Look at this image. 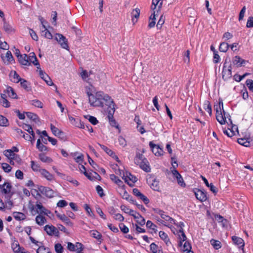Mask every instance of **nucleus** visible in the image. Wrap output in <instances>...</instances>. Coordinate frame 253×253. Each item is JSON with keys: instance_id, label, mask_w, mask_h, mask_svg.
I'll use <instances>...</instances> for the list:
<instances>
[{"instance_id": "54", "label": "nucleus", "mask_w": 253, "mask_h": 253, "mask_svg": "<svg viewBox=\"0 0 253 253\" xmlns=\"http://www.w3.org/2000/svg\"><path fill=\"white\" fill-rule=\"evenodd\" d=\"M55 251L57 253H62L63 248L61 244L57 243L54 246Z\"/></svg>"}, {"instance_id": "6", "label": "nucleus", "mask_w": 253, "mask_h": 253, "mask_svg": "<svg viewBox=\"0 0 253 253\" xmlns=\"http://www.w3.org/2000/svg\"><path fill=\"white\" fill-rule=\"evenodd\" d=\"M226 62L224 63L222 70V78L224 80L227 81L231 77L232 67L230 65L227 67Z\"/></svg>"}, {"instance_id": "30", "label": "nucleus", "mask_w": 253, "mask_h": 253, "mask_svg": "<svg viewBox=\"0 0 253 253\" xmlns=\"http://www.w3.org/2000/svg\"><path fill=\"white\" fill-rule=\"evenodd\" d=\"M10 76L12 78V80L14 83H19L22 79L15 71H11L10 73Z\"/></svg>"}, {"instance_id": "58", "label": "nucleus", "mask_w": 253, "mask_h": 253, "mask_svg": "<svg viewBox=\"0 0 253 253\" xmlns=\"http://www.w3.org/2000/svg\"><path fill=\"white\" fill-rule=\"evenodd\" d=\"M191 246L189 242L186 241L183 246V252H188L191 251Z\"/></svg>"}, {"instance_id": "60", "label": "nucleus", "mask_w": 253, "mask_h": 253, "mask_svg": "<svg viewBox=\"0 0 253 253\" xmlns=\"http://www.w3.org/2000/svg\"><path fill=\"white\" fill-rule=\"evenodd\" d=\"M17 132L19 133L20 132L21 134H22V137H23L25 140L30 141L31 139L32 138V137L29 134H27L25 132H23L21 130H18Z\"/></svg>"}, {"instance_id": "63", "label": "nucleus", "mask_w": 253, "mask_h": 253, "mask_svg": "<svg viewBox=\"0 0 253 253\" xmlns=\"http://www.w3.org/2000/svg\"><path fill=\"white\" fill-rule=\"evenodd\" d=\"M246 84L249 89L253 92V81L250 79L247 80L246 81Z\"/></svg>"}, {"instance_id": "3", "label": "nucleus", "mask_w": 253, "mask_h": 253, "mask_svg": "<svg viewBox=\"0 0 253 253\" xmlns=\"http://www.w3.org/2000/svg\"><path fill=\"white\" fill-rule=\"evenodd\" d=\"M135 163L139 165L140 167L146 172L150 171L151 168L148 161L144 158L142 154H137L134 159Z\"/></svg>"}, {"instance_id": "23", "label": "nucleus", "mask_w": 253, "mask_h": 253, "mask_svg": "<svg viewBox=\"0 0 253 253\" xmlns=\"http://www.w3.org/2000/svg\"><path fill=\"white\" fill-rule=\"evenodd\" d=\"M42 35L44 36L45 38L51 39L52 38V35L51 33L47 30L45 25H43V28H41Z\"/></svg>"}, {"instance_id": "22", "label": "nucleus", "mask_w": 253, "mask_h": 253, "mask_svg": "<svg viewBox=\"0 0 253 253\" xmlns=\"http://www.w3.org/2000/svg\"><path fill=\"white\" fill-rule=\"evenodd\" d=\"M140 13V10L139 8L134 9L131 12L132 22L135 24L137 21Z\"/></svg>"}, {"instance_id": "19", "label": "nucleus", "mask_w": 253, "mask_h": 253, "mask_svg": "<svg viewBox=\"0 0 253 253\" xmlns=\"http://www.w3.org/2000/svg\"><path fill=\"white\" fill-rule=\"evenodd\" d=\"M177 235L179 240L178 245L179 246H182V242L185 241L187 239L186 236L183 232V228H181L179 230L178 232H177Z\"/></svg>"}, {"instance_id": "4", "label": "nucleus", "mask_w": 253, "mask_h": 253, "mask_svg": "<svg viewBox=\"0 0 253 253\" xmlns=\"http://www.w3.org/2000/svg\"><path fill=\"white\" fill-rule=\"evenodd\" d=\"M147 182L154 191H160L161 186L159 181L154 176L150 175L147 178Z\"/></svg>"}, {"instance_id": "17", "label": "nucleus", "mask_w": 253, "mask_h": 253, "mask_svg": "<svg viewBox=\"0 0 253 253\" xmlns=\"http://www.w3.org/2000/svg\"><path fill=\"white\" fill-rule=\"evenodd\" d=\"M195 195L196 198L201 202L205 201L207 199L206 193L199 189L195 192Z\"/></svg>"}, {"instance_id": "61", "label": "nucleus", "mask_w": 253, "mask_h": 253, "mask_svg": "<svg viewBox=\"0 0 253 253\" xmlns=\"http://www.w3.org/2000/svg\"><path fill=\"white\" fill-rule=\"evenodd\" d=\"M177 180V183L182 187L185 186V183L184 182L183 179L181 175L179 174L177 177H176Z\"/></svg>"}, {"instance_id": "53", "label": "nucleus", "mask_w": 253, "mask_h": 253, "mask_svg": "<svg viewBox=\"0 0 253 253\" xmlns=\"http://www.w3.org/2000/svg\"><path fill=\"white\" fill-rule=\"evenodd\" d=\"M20 82V84H21V85L25 89H26V90H29V84L28 83V82L23 79H22L19 82Z\"/></svg>"}, {"instance_id": "40", "label": "nucleus", "mask_w": 253, "mask_h": 253, "mask_svg": "<svg viewBox=\"0 0 253 253\" xmlns=\"http://www.w3.org/2000/svg\"><path fill=\"white\" fill-rule=\"evenodd\" d=\"M6 92L10 97L14 99L17 98V96L16 93L14 92L13 89L10 86L7 87Z\"/></svg>"}, {"instance_id": "51", "label": "nucleus", "mask_w": 253, "mask_h": 253, "mask_svg": "<svg viewBox=\"0 0 253 253\" xmlns=\"http://www.w3.org/2000/svg\"><path fill=\"white\" fill-rule=\"evenodd\" d=\"M238 142L240 144L243 145L244 146H246V147L250 146V142L247 141V139L245 138H239L238 139Z\"/></svg>"}, {"instance_id": "37", "label": "nucleus", "mask_w": 253, "mask_h": 253, "mask_svg": "<svg viewBox=\"0 0 253 253\" xmlns=\"http://www.w3.org/2000/svg\"><path fill=\"white\" fill-rule=\"evenodd\" d=\"M134 218L136 219L137 222L141 225L145 224V219L138 212H135Z\"/></svg>"}, {"instance_id": "27", "label": "nucleus", "mask_w": 253, "mask_h": 253, "mask_svg": "<svg viewBox=\"0 0 253 253\" xmlns=\"http://www.w3.org/2000/svg\"><path fill=\"white\" fill-rule=\"evenodd\" d=\"M201 178L206 186L210 188L211 191H212L213 193H217V188L212 184V183L209 184L207 179L203 176H201Z\"/></svg>"}, {"instance_id": "42", "label": "nucleus", "mask_w": 253, "mask_h": 253, "mask_svg": "<svg viewBox=\"0 0 253 253\" xmlns=\"http://www.w3.org/2000/svg\"><path fill=\"white\" fill-rule=\"evenodd\" d=\"M11 248L14 253H21L22 248H21L17 242H14L12 244Z\"/></svg>"}, {"instance_id": "13", "label": "nucleus", "mask_w": 253, "mask_h": 253, "mask_svg": "<svg viewBox=\"0 0 253 253\" xmlns=\"http://www.w3.org/2000/svg\"><path fill=\"white\" fill-rule=\"evenodd\" d=\"M28 61L30 64L32 63L34 65L37 66V70L40 68V65L38 61L37 58L34 52H31L28 56Z\"/></svg>"}, {"instance_id": "15", "label": "nucleus", "mask_w": 253, "mask_h": 253, "mask_svg": "<svg viewBox=\"0 0 253 253\" xmlns=\"http://www.w3.org/2000/svg\"><path fill=\"white\" fill-rule=\"evenodd\" d=\"M117 191L123 199H126V200H129L130 195L125 190V185L122 186L121 187H118L117 189Z\"/></svg>"}, {"instance_id": "9", "label": "nucleus", "mask_w": 253, "mask_h": 253, "mask_svg": "<svg viewBox=\"0 0 253 253\" xmlns=\"http://www.w3.org/2000/svg\"><path fill=\"white\" fill-rule=\"evenodd\" d=\"M232 62L233 65L238 68L245 66L246 64L248 63V61L243 59L239 56H235L233 59Z\"/></svg>"}, {"instance_id": "26", "label": "nucleus", "mask_w": 253, "mask_h": 253, "mask_svg": "<svg viewBox=\"0 0 253 253\" xmlns=\"http://www.w3.org/2000/svg\"><path fill=\"white\" fill-rule=\"evenodd\" d=\"M232 239L234 244L238 245L239 248H243L244 246V241L241 238L233 236Z\"/></svg>"}, {"instance_id": "55", "label": "nucleus", "mask_w": 253, "mask_h": 253, "mask_svg": "<svg viewBox=\"0 0 253 253\" xmlns=\"http://www.w3.org/2000/svg\"><path fill=\"white\" fill-rule=\"evenodd\" d=\"M150 250L153 253H158V251L160 252L159 247L154 243L150 245Z\"/></svg>"}, {"instance_id": "52", "label": "nucleus", "mask_w": 253, "mask_h": 253, "mask_svg": "<svg viewBox=\"0 0 253 253\" xmlns=\"http://www.w3.org/2000/svg\"><path fill=\"white\" fill-rule=\"evenodd\" d=\"M249 75H250V74L247 73L244 74L242 76H240V75L236 74L234 76V79L237 82H240L241 81H242L243 79H244L246 76H248Z\"/></svg>"}, {"instance_id": "8", "label": "nucleus", "mask_w": 253, "mask_h": 253, "mask_svg": "<svg viewBox=\"0 0 253 253\" xmlns=\"http://www.w3.org/2000/svg\"><path fill=\"white\" fill-rule=\"evenodd\" d=\"M55 39L62 48L66 49H68L69 47L68 42L65 37L61 34H57L55 36Z\"/></svg>"}, {"instance_id": "57", "label": "nucleus", "mask_w": 253, "mask_h": 253, "mask_svg": "<svg viewBox=\"0 0 253 253\" xmlns=\"http://www.w3.org/2000/svg\"><path fill=\"white\" fill-rule=\"evenodd\" d=\"M91 235L92 237L98 240L100 239L102 237L101 234L96 230L92 231Z\"/></svg>"}, {"instance_id": "47", "label": "nucleus", "mask_w": 253, "mask_h": 253, "mask_svg": "<svg viewBox=\"0 0 253 253\" xmlns=\"http://www.w3.org/2000/svg\"><path fill=\"white\" fill-rule=\"evenodd\" d=\"M31 168L34 171L40 172V170L42 169V168H41L40 165L37 163H35L34 161H31Z\"/></svg>"}, {"instance_id": "5", "label": "nucleus", "mask_w": 253, "mask_h": 253, "mask_svg": "<svg viewBox=\"0 0 253 253\" xmlns=\"http://www.w3.org/2000/svg\"><path fill=\"white\" fill-rule=\"evenodd\" d=\"M157 220L160 223L169 228H171L172 224H176L174 219L166 213L161 218V219H158Z\"/></svg>"}, {"instance_id": "33", "label": "nucleus", "mask_w": 253, "mask_h": 253, "mask_svg": "<svg viewBox=\"0 0 253 253\" xmlns=\"http://www.w3.org/2000/svg\"><path fill=\"white\" fill-rule=\"evenodd\" d=\"M50 129L52 133L56 136H60L63 134V133L62 131L59 130L57 127L55 126L52 124L50 125Z\"/></svg>"}, {"instance_id": "50", "label": "nucleus", "mask_w": 253, "mask_h": 253, "mask_svg": "<svg viewBox=\"0 0 253 253\" xmlns=\"http://www.w3.org/2000/svg\"><path fill=\"white\" fill-rule=\"evenodd\" d=\"M85 118L87 119L90 123H91L93 125H95L98 123V121L97 119L90 115H86L85 116Z\"/></svg>"}, {"instance_id": "28", "label": "nucleus", "mask_w": 253, "mask_h": 253, "mask_svg": "<svg viewBox=\"0 0 253 253\" xmlns=\"http://www.w3.org/2000/svg\"><path fill=\"white\" fill-rule=\"evenodd\" d=\"M57 216L61 219L62 221L64 222L67 225L72 226L73 225L72 222L65 215L58 213Z\"/></svg>"}, {"instance_id": "36", "label": "nucleus", "mask_w": 253, "mask_h": 253, "mask_svg": "<svg viewBox=\"0 0 253 253\" xmlns=\"http://www.w3.org/2000/svg\"><path fill=\"white\" fill-rule=\"evenodd\" d=\"M22 163V160L19 157V155L16 154L14 157H13L10 161L9 163L11 165H20Z\"/></svg>"}, {"instance_id": "49", "label": "nucleus", "mask_w": 253, "mask_h": 253, "mask_svg": "<svg viewBox=\"0 0 253 253\" xmlns=\"http://www.w3.org/2000/svg\"><path fill=\"white\" fill-rule=\"evenodd\" d=\"M210 242L215 249L218 250L221 248V243L219 241L211 239Z\"/></svg>"}, {"instance_id": "7", "label": "nucleus", "mask_w": 253, "mask_h": 253, "mask_svg": "<svg viewBox=\"0 0 253 253\" xmlns=\"http://www.w3.org/2000/svg\"><path fill=\"white\" fill-rule=\"evenodd\" d=\"M149 146L153 153L156 156H160L163 155L164 152L163 149L161 148L159 145L153 144L152 142H150Z\"/></svg>"}, {"instance_id": "10", "label": "nucleus", "mask_w": 253, "mask_h": 253, "mask_svg": "<svg viewBox=\"0 0 253 253\" xmlns=\"http://www.w3.org/2000/svg\"><path fill=\"white\" fill-rule=\"evenodd\" d=\"M123 178L125 182L130 186H132L133 183L137 181V178L128 172H126V175H124Z\"/></svg>"}, {"instance_id": "25", "label": "nucleus", "mask_w": 253, "mask_h": 253, "mask_svg": "<svg viewBox=\"0 0 253 253\" xmlns=\"http://www.w3.org/2000/svg\"><path fill=\"white\" fill-rule=\"evenodd\" d=\"M18 60L20 63L23 65H30V63L28 61V55L26 54H24L20 56L18 58Z\"/></svg>"}, {"instance_id": "44", "label": "nucleus", "mask_w": 253, "mask_h": 253, "mask_svg": "<svg viewBox=\"0 0 253 253\" xmlns=\"http://www.w3.org/2000/svg\"><path fill=\"white\" fill-rule=\"evenodd\" d=\"M37 253H52L48 248H46L43 246H40L37 250Z\"/></svg>"}, {"instance_id": "62", "label": "nucleus", "mask_w": 253, "mask_h": 253, "mask_svg": "<svg viewBox=\"0 0 253 253\" xmlns=\"http://www.w3.org/2000/svg\"><path fill=\"white\" fill-rule=\"evenodd\" d=\"M32 104L35 107H38V108H42V103L38 100H33L32 101Z\"/></svg>"}, {"instance_id": "34", "label": "nucleus", "mask_w": 253, "mask_h": 253, "mask_svg": "<svg viewBox=\"0 0 253 253\" xmlns=\"http://www.w3.org/2000/svg\"><path fill=\"white\" fill-rule=\"evenodd\" d=\"M152 4L154 6V7H152L154 10L157 9V6H158V9H157V11L158 12V11L161 9L162 6L163 0H153Z\"/></svg>"}, {"instance_id": "39", "label": "nucleus", "mask_w": 253, "mask_h": 253, "mask_svg": "<svg viewBox=\"0 0 253 253\" xmlns=\"http://www.w3.org/2000/svg\"><path fill=\"white\" fill-rule=\"evenodd\" d=\"M156 11H154L153 13L150 16L149 18V23L148 26L150 28H153L155 25V19L157 14L155 13Z\"/></svg>"}, {"instance_id": "43", "label": "nucleus", "mask_w": 253, "mask_h": 253, "mask_svg": "<svg viewBox=\"0 0 253 253\" xmlns=\"http://www.w3.org/2000/svg\"><path fill=\"white\" fill-rule=\"evenodd\" d=\"M3 29L7 33L10 34L14 32V29L5 21L3 25Z\"/></svg>"}, {"instance_id": "11", "label": "nucleus", "mask_w": 253, "mask_h": 253, "mask_svg": "<svg viewBox=\"0 0 253 253\" xmlns=\"http://www.w3.org/2000/svg\"><path fill=\"white\" fill-rule=\"evenodd\" d=\"M37 71L39 72L41 78L48 85H53V83L49 77L45 72H43L41 68L37 70Z\"/></svg>"}, {"instance_id": "41", "label": "nucleus", "mask_w": 253, "mask_h": 253, "mask_svg": "<svg viewBox=\"0 0 253 253\" xmlns=\"http://www.w3.org/2000/svg\"><path fill=\"white\" fill-rule=\"evenodd\" d=\"M110 178L112 181H114L115 183L118 184V187H121L124 185L123 184V182L119 178H118L115 174H111L110 175Z\"/></svg>"}, {"instance_id": "24", "label": "nucleus", "mask_w": 253, "mask_h": 253, "mask_svg": "<svg viewBox=\"0 0 253 253\" xmlns=\"http://www.w3.org/2000/svg\"><path fill=\"white\" fill-rule=\"evenodd\" d=\"M40 173L43 177H44L48 180L51 181L53 178V175L50 173L45 169H42L40 170Z\"/></svg>"}, {"instance_id": "14", "label": "nucleus", "mask_w": 253, "mask_h": 253, "mask_svg": "<svg viewBox=\"0 0 253 253\" xmlns=\"http://www.w3.org/2000/svg\"><path fill=\"white\" fill-rule=\"evenodd\" d=\"M41 192L48 198H52L54 195V192L53 190L48 187H42L40 189Z\"/></svg>"}, {"instance_id": "38", "label": "nucleus", "mask_w": 253, "mask_h": 253, "mask_svg": "<svg viewBox=\"0 0 253 253\" xmlns=\"http://www.w3.org/2000/svg\"><path fill=\"white\" fill-rule=\"evenodd\" d=\"M36 222L39 225H43L46 222V220L44 216L40 214L36 216Z\"/></svg>"}, {"instance_id": "46", "label": "nucleus", "mask_w": 253, "mask_h": 253, "mask_svg": "<svg viewBox=\"0 0 253 253\" xmlns=\"http://www.w3.org/2000/svg\"><path fill=\"white\" fill-rule=\"evenodd\" d=\"M229 46L230 45L227 43L223 42L220 43L219 50L221 52H226L228 50Z\"/></svg>"}, {"instance_id": "56", "label": "nucleus", "mask_w": 253, "mask_h": 253, "mask_svg": "<svg viewBox=\"0 0 253 253\" xmlns=\"http://www.w3.org/2000/svg\"><path fill=\"white\" fill-rule=\"evenodd\" d=\"M2 168L5 172H9L11 170V167L7 163H2L1 164Z\"/></svg>"}, {"instance_id": "32", "label": "nucleus", "mask_w": 253, "mask_h": 253, "mask_svg": "<svg viewBox=\"0 0 253 253\" xmlns=\"http://www.w3.org/2000/svg\"><path fill=\"white\" fill-rule=\"evenodd\" d=\"M159 236L162 240L165 241L167 246H169L170 244L169 238L168 237L167 234L164 231H161L159 232Z\"/></svg>"}, {"instance_id": "2", "label": "nucleus", "mask_w": 253, "mask_h": 253, "mask_svg": "<svg viewBox=\"0 0 253 253\" xmlns=\"http://www.w3.org/2000/svg\"><path fill=\"white\" fill-rule=\"evenodd\" d=\"M216 110V118L217 121L221 125L225 124L226 121V113L223 110V104L219 101L218 105L214 106Z\"/></svg>"}, {"instance_id": "16", "label": "nucleus", "mask_w": 253, "mask_h": 253, "mask_svg": "<svg viewBox=\"0 0 253 253\" xmlns=\"http://www.w3.org/2000/svg\"><path fill=\"white\" fill-rule=\"evenodd\" d=\"M12 186L9 182H6L3 184H0V189L1 192L4 194H8L10 192Z\"/></svg>"}, {"instance_id": "35", "label": "nucleus", "mask_w": 253, "mask_h": 253, "mask_svg": "<svg viewBox=\"0 0 253 253\" xmlns=\"http://www.w3.org/2000/svg\"><path fill=\"white\" fill-rule=\"evenodd\" d=\"M14 218L18 221L23 220L26 219V215L22 212H14L13 213Z\"/></svg>"}, {"instance_id": "31", "label": "nucleus", "mask_w": 253, "mask_h": 253, "mask_svg": "<svg viewBox=\"0 0 253 253\" xmlns=\"http://www.w3.org/2000/svg\"><path fill=\"white\" fill-rule=\"evenodd\" d=\"M39 158L40 160L43 163L50 164L52 162V159L51 158L45 156L42 153H41L39 155Z\"/></svg>"}, {"instance_id": "45", "label": "nucleus", "mask_w": 253, "mask_h": 253, "mask_svg": "<svg viewBox=\"0 0 253 253\" xmlns=\"http://www.w3.org/2000/svg\"><path fill=\"white\" fill-rule=\"evenodd\" d=\"M3 154L6 157L9 161L16 155L10 150H6L3 152Z\"/></svg>"}, {"instance_id": "64", "label": "nucleus", "mask_w": 253, "mask_h": 253, "mask_svg": "<svg viewBox=\"0 0 253 253\" xmlns=\"http://www.w3.org/2000/svg\"><path fill=\"white\" fill-rule=\"evenodd\" d=\"M246 26L248 28H252L253 27V17H250L247 22Z\"/></svg>"}, {"instance_id": "1", "label": "nucleus", "mask_w": 253, "mask_h": 253, "mask_svg": "<svg viewBox=\"0 0 253 253\" xmlns=\"http://www.w3.org/2000/svg\"><path fill=\"white\" fill-rule=\"evenodd\" d=\"M88 101L90 106L93 107H103L104 103L109 107H113L114 103L111 98L101 91L92 93L87 92Z\"/></svg>"}, {"instance_id": "12", "label": "nucleus", "mask_w": 253, "mask_h": 253, "mask_svg": "<svg viewBox=\"0 0 253 253\" xmlns=\"http://www.w3.org/2000/svg\"><path fill=\"white\" fill-rule=\"evenodd\" d=\"M44 230L48 235L50 236L56 235L58 233L57 228L52 225H45L44 227Z\"/></svg>"}, {"instance_id": "18", "label": "nucleus", "mask_w": 253, "mask_h": 253, "mask_svg": "<svg viewBox=\"0 0 253 253\" xmlns=\"http://www.w3.org/2000/svg\"><path fill=\"white\" fill-rule=\"evenodd\" d=\"M1 58L4 63L9 64L13 61L14 59L10 51H7L4 56L1 55Z\"/></svg>"}, {"instance_id": "29", "label": "nucleus", "mask_w": 253, "mask_h": 253, "mask_svg": "<svg viewBox=\"0 0 253 253\" xmlns=\"http://www.w3.org/2000/svg\"><path fill=\"white\" fill-rule=\"evenodd\" d=\"M99 145L100 146V147L107 154H108L109 156H112V157H115L116 159V160L119 161V159L118 158L117 156H116L114 153L111 150H110V149H109L108 148H107L106 146H105V145H102V144H99Z\"/></svg>"}, {"instance_id": "20", "label": "nucleus", "mask_w": 253, "mask_h": 253, "mask_svg": "<svg viewBox=\"0 0 253 253\" xmlns=\"http://www.w3.org/2000/svg\"><path fill=\"white\" fill-rule=\"evenodd\" d=\"M26 115L28 118L34 122L38 126L41 125L40 119L36 114L31 112H28L26 113Z\"/></svg>"}, {"instance_id": "21", "label": "nucleus", "mask_w": 253, "mask_h": 253, "mask_svg": "<svg viewBox=\"0 0 253 253\" xmlns=\"http://www.w3.org/2000/svg\"><path fill=\"white\" fill-rule=\"evenodd\" d=\"M36 208L37 210V212L40 213H44L45 215H48L50 212L45 209L40 203H37L36 205Z\"/></svg>"}, {"instance_id": "59", "label": "nucleus", "mask_w": 253, "mask_h": 253, "mask_svg": "<svg viewBox=\"0 0 253 253\" xmlns=\"http://www.w3.org/2000/svg\"><path fill=\"white\" fill-rule=\"evenodd\" d=\"M8 123L7 119L2 115H0V126H6Z\"/></svg>"}, {"instance_id": "48", "label": "nucleus", "mask_w": 253, "mask_h": 253, "mask_svg": "<svg viewBox=\"0 0 253 253\" xmlns=\"http://www.w3.org/2000/svg\"><path fill=\"white\" fill-rule=\"evenodd\" d=\"M204 108L207 111V112L210 114V115H211V106L209 101L206 100L205 101L204 104Z\"/></svg>"}]
</instances>
